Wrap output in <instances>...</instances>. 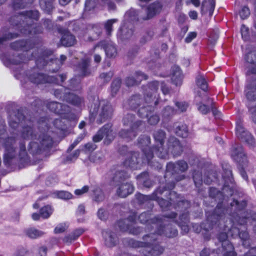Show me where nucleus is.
<instances>
[{
	"instance_id": "nucleus-1",
	"label": "nucleus",
	"mask_w": 256,
	"mask_h": 256,
	"mask_svg": "<svg viewBox=\"0 0 256 256\" xmlns=\"http://www.w3.org/2000/svg\"><path fill=\"white\" fill-rule=\"evenodd\" d=\"M125 178L123 172H118L114 178V182L117 183V194L122 198H125L134 191L133 186L128 182H124Z\"/></svg>"
},
{
	"instance_id": "nucleus-2",
	"label": "nucleus",
	"mask_w": 256,
	"mask_h": 256,
	"mask_svg": "<svg viewBox=\"0 0 256 256\" xmlns=\"http://www.w3.org/2000/svg\"><path fill=\"white\" fill-rule=\"evenodd\" d=\"M100 108L94 107V110H90V118L94 116L95 114H98L100 118V122L110 117L112 112V108L109 102L105 100L99 102Z\"/></svg>"
},
{
	"instance_id": "nucleus-3",
	"label": "nucleus",
	"mask_w": 256,
	"mask_h": 256,
	"mask_svg": "<svg viewBox=\"0 0 256 256\" xmlns=\"http://www.w3.org/2000/svg\"><path fill=\"white\" fill-rule=\"evenodd\" d=\"M232 156L239 163L240 166H241L240 171L242 177L244 180H247V176L242 168L244 166H246L247 165L248 161L243 152L242 148L240 146H238L236 148H234L232 152Z\"/></svg>"
},
{
	"instance_id": "nucleus-4",
	"label": "nucleus",
	"mask_w": 256,
	"mask_h": 256,
	"mask_svg": "<svg viewBox=\"0 0 256 256\" xmlns=\"http://www.w3.org/2000/svg\"><path fill=\"white\" fill-rule=\"evenodd\" d=\"M105 136V142L109 144L114 137V132L111 129V126L108 125L104 126L100 130L98 134L93 137L94 141L98 142Z\"/></svg>"
},
{
	"instance_id": "nucleus-5",
	"label": "nucleus",
	"mask_w": 256,
	"mask_h": 256,
	"mask_svg": "<svg viewBox=\"0 0 256 256\" xmlns=\"http://www.w3.org/2000/svg\"><path fill=\"white\" fill-rule=\"evenodd\" d=\"M104 49L106 54L107 56L112 58L116 56L117 50L115 46L111 42H102L96 46L94 48V52L100 50L102 51V48Z\"/></svg>"
},
{
	"instance_id": "nucleus-6",
	"label": "nucleus",
	"mask_w": 256,
	"mask_h": 256,
	"mask_svg": "<svg viewBox=\"0 0 256 256\" xmlns=\"http://www.w3.org/2000/svg\"><path fill=\"white\" fill-rule=\"evenodd\" d=\"M206 100H207L208 102L210 101L208 104L210 103V106L212 109V102L208 98L206 95L204 96V93L202 95H200L198 94L195 97L194 100L198 106V109L202 114H206L210 111V106L202 104L201 102V100L202 102H204Z\"/></svg>"
},
{
	"instance_id": "nucleus-7",
	"label": "nucleus",
	"mask_w": 256,
	"mask_h": 256,
	"mask_svg": "<svg viewBox=\"0 0 256 256\" xmlns=\"http://www.w3.org/2000/svg\"><path fill=\"white\" fill-rule=\"evenodd\" d=\"M236 130V135L239 138L244 140L250 144H253V137L248 132L245 131L242 124H237Z\"/></svg>"
},
{
	"instance_id": "nucleus-8",
	"label": "nucleus",
	"mask_w": 256,
	"mask_h": 256,
	"mask_svg": "<svg viewBox=\"0 0 256 256\" xmlns=\"http://www.w3.org/2000/svg\"><path fill=\"white\" fill-rule=\"evenodd\" d=\"M187 168L188 164L185 162L180 161L176 164L170 162L168 164L166 170L168 172H184L187 169Z\"/></svg>"
},
{
	"instance_id": "nucleus-9",
	"label": "nucleus",
	"mask_w": 256,
	"mask_h": 256,
	"mask_svg": "<svg viewBox=\"0 0 256 256\" xmlns=\"http://www.w3.org/2000/svg\"><path fill=\"white\" fill-rule=\"evenodd\" d=\"M168 150L175 156L180 154L182 150L179 142L174 138H172L170 140Z\"/></svg>"
},
{
	"instance_id": "nucleus-10",
	"label": "nucleus",
	"mask_w": 256,
	"mask_h": 256,
	"mask_svg": "<svg viewBox=\"0 0 256 256\" xmlns=\"http://www.w3.org/2000/svg\"><path fill=\"white\" fill-rule=\"evenodd\" d=\"M161 9L162 6L159 2L150 4L147 8V18H151L156 14L159 13Z\"/></svg>"
},
{
	"instance_id": "nucleus-11",
	"label": "nucleus",
	"mask_w": 256,
	"mask_h": 256,
	"mask_svg": "<svg viewBox=\"0 0 256 256\" xmlns=\"http://www.w3.org/2000/svg\"><path fill=\"white\" fill-rule=\"evenodd\" d=\"M172 79L176 85L178 86L181 84L182 75L179 67L174 66L173 68Z\"/></svg>"
},
{
	"instance_id": "nucleus-12",
	"label": "nucleus",
	"mask_w": 256,
	"mask_h": 256,
	"mask_svg": "<svg viewBox=\"0 0 256 256\" xmlns=\"http://www.w3.org/2000/svg\"><path fill=\"white\" fill-rule=\"evenodd\" d=\"M76 42V39L74 36L71 34L69 32L64 34L62 38V44L66 46H73Z\"/></svg>"
},
{
	"instance_id": "nucleus-13",
	"label": "nucleus",
	"mask_w": 256,
	"mask_h": 256,
	"mask_svg": "<svg viewBox=\"0 0 256 256\" xmlns=\"http://www.w3.org/2000/svg\"><path fill=\"white\" fill-rule=\"evenodd\" d=\"M196 86L203 90L202 93L198 92L196 95L198 94L200 95H202V94L204 93V96H206L205 92L207 90L208 84L204 76L202 75H198L196 78Z\"/></svg>"
},
{
	"instance_id": "nucleus-14",
	"label": "nucleus",
	"mask_w": 256,
	"mask_h": 256,
	"mask_svg": "<svg viewBox=\"0 0 256 256\" xmlns=\"http://www.w3.org/2000/svg\"><path fill=\"white\" fill-rule=\"evenodd\" d=\"M103 236L105 239L106 244L108 246H112L116 244L117 240L114 234L105 232H103Z\"/></svg>"
},
{
	"instance_id": "nucleus-15",
	"label": "nucleus",
	"mask_w": 256,
	"mask_h": 256,
	"mask_svg": "<svg viewBox=\"0 0 256 256\" xmlns=\"http://www.w3.org/2000/svg\"><path fill=\"white\" fill-rule=\"evenodd\" d=\"M133 34V30L132 28L128 29L125 26H123L118 32V36L122 39H127L130 38Z\"/></svg>"
},
{
	"instance_id": "nucleus-16",
	"label": "nucleus",
	"mask_w": 256,
	"mask_h": 256,
	"mask_svg": "<svg viewBox=\"0 0 256 256\" xmlns=\"http://www.w3.org/2000/svg\"><path fill=\"white\" fill-rule=\"evenodd\" d=\"M138 154L136 153H134L131 157V159L130 160H126L124 162V164L126 166H128L132 168H139V166H138V164L140 162L138 158Z\"/></svg>"
},
{
	"instance_id": "nucleus-17",
	"label": "nucleus",
	"mask_w": 256,
	"mask_h": 256,
	"mask_svg": "<svg viewBox=\"0 0 256 256\" xmlns=\"http://www.w3.org/2000/svg\"><path fill=\"white\" fill-rule=\"evenodd\" d=\"M48 108L56 113L62 114L63 110L66 109V106L57 102H52L48 104Z\"/></svg>"
},
{
	"instance_id": "nucleus-18",
	"label": "nucleus",
	"mask_w": 256,
	"mask_h": 256,
	"mask_svg": "<svg viewBox=\"0 0 256 256\" xmlns=\"http://www.w3.org/2000/svg\"><path fill=\"white\" fill-rule=\"evenodd\" d=\"M44 234V232L35 228H30L26 232V236L32 238H36L42 236Z\"/></svg>"
},
{
	"instance_id": "nucleus-19",
	"label": "nucleus",
	"mask_w": 256,
	"mask_h": 256,
	"mask_svg": "<svg viewBox=\"0 0 256 256\" xmlns=\"http://www.w3.org/2000/svg\"><path fill=\"white\" fill-rule=\"evenodd\" d=\"M222 246L224 250L226 251L224 254L227 256H234V247L229 242H225L222 243Z\"/></svg>"
},
{
	"instance_id": "nucleus-20",
	"label": "nucleus",
	"mask_w": 256,
	"mask_h": 256,
	"mask_svg": "<svg viewBox=\"0 0 256 256\" xmlns=\"http://www.w3.org/2000/svg\"><path fill=\"white\" fill-rule=\"evenodd\" d=\"M14 142V140L12 138H8L6 142L4 144V146L6 148V151L7 154H6L4 155V158L9 157L10 158H12V155L10 154L12 151L13 150V148L12 147V142Z\"/></svg>"
},
{
	"instance_id": "nucleus-21",
	"label": "nucleus",
	"mask_w": 256,
	"mask_h": 256,
	"mask_svg": "<svg viewBox=\"0 0 256 256\" xmlns=\"http://www.w3.org/2000/svg\"><path fill=\"white\" fill-rule=\"evenodd\" d=\"M30 80L35 84H40L47 82L45 76L42 74H36L30 77Z\"/></svg>"
},
{
	"instance_id": "nucleus-22",
	"label": "nucleus",
	"mask_w": 256,
	"mask_h": 256,
	"mask_svg": "<svg viewBox=\"0 0 256 256\" xmlns=\"http://www.w3.org/2000/svg\"><path fill=\"white\" fill-rule=\"evenodd\" d=\"M54 197L63 200H69L73 198L72 194L66 191H57L54 192Z\"/></svg>"
},
{
	"instance_id": "nucleus-23",
	"label": "nucleus",
	"mask_w": 256,
	"mask_h": 256,
	"mask_svg": "<svg viewBox=\"0 0 256 256\" xmlns=\"http://www.w3.org/2000/svg\"><path fill=\"white\" fill-rule=\"evenodd\" d=\"M53 212V209L50 206H46L42 208L40 210V216L44 218H47L50 216Z\"/></svg>"
},
{
	"instance_id": "nucleus-24",
	"label": "nucleus",
	"mask_w": 256,
	"mask_h": 256,
	"mask_svg": "<svg viewBox=\"0 0 256 256\" xmlns=\"http://www.w3.org/2000/svg\"><path fill=\"white\" fill-rule=\"evenodd\" d=\"M176 134L182 138H186L188 135V130L187 126L186 125L182 124L181 126H178L176 130Z\"/></svg>"
},
{
	"instance_id": "nucleus-25",
	"label": "nucleus",
	"mask_w": 256,
	"mask_h": 256,
	"mask_svg": "<svg viewBox=\"0 0 256 256\" xmlns=\"http://www.w3.org/2000/svg\"><path fill=\"white\" fill-rule=\"evenodd\" d=\"M117 22L116 19H111L107 20L104 24V29L106 31V34L108 35L111 34L112 31V28L114 24Z\"/></svg>"
},
{
	"instance_id": "nucleus-26",
	"label": "nucleus",
	"mask_w": 256,
	"mask_h": 256,
	"mask_svg": "<svg viewBox=\"0 0 256 256\" xmlns=\"http://www.w3.org/2000/svg\"><path fill=\"white\" fill-rule=\"evenodd\" d=\"M238 232V230L236 228H233L232 229L230 230L227 234L224 233H222L219 237V240L222 242V243H224L225 242H228V240H226V239L229 235H231L232 236H234V234L232 233V232Z\"/></svg>"
},
{
	"instance_id": "nucleus-27",
	"label": "nucleus",
	"mask_w": 256,
	"mask_h": 256,
	"mask_svg": "<svg viewBox=\"0 0 256 256\" xmlns=\"http://www.w3.org/2000/svg\"><path fill=\"white\" fill-rule=\"evenodd\" d=\"M215 6L214 0H206L202 4V7L210 8V14H212Z\"/></svg>"
},
{
	"instance_id": "nucleus-28",
	"label": "nucleus",
	"mask_w": 256,
	"mask_h": 256,
	"mask_svg": "<svg viewBox=\"0 0 256 256\" xmlns=\"http://www.w3.org/2000/svg\"><path fill=\"white\" fill-rule=\"evenodd\" d=\"M84 232V230L82 229H78L76 230L70 236V240H68V238H66L65 241L66 242H71L72 240H75L78 236H80Z\"/></svg>"
},
{
	"instance_id": "nucleus-29",
	"label": "nucleus",
	"mask_w": 256,
	"mask_h": 256,
	"mask_svg": "<svg viewBox=\"0 0 256 256\" xmlns=\"http://www.w3.org/2000/svg\"><path fill=\"white\" fill-rule=\"evenodd\" d=\"M137 12L134 10H130L126 14L125 17L130 21H134L137 20Z\"/></svg>"
},
{
	"instance_id": "nucleus-30",
	"label": "nucleus",
	"mask_w": 256,
	"mask_h": 256,
	"mask_svg": "<svg viewBox=\"0 0 256 256\" xmlns=\"http://www.w3.org/2000/svg\"><path fill=\"white\" fill-rule=\"evenodd\" d=\"M165 134L163 131L160 130L156 132L154 134V138L156 140L160 142V144L162 146L163 144L164 138Z\"/></svg>"
},
{
	"instance_id": "nucleus-31",
	"label": "nucleus",
	"mask_w": 256,
	"mask_h": 256,
	"mask_svg": "<svg viewBox=\"0 0 256 256\" xmlns=\"http://www.w3.org/2000/svg\"><path fill=\"white\" fill-rule=\"evenodd\" d=\"M164 149L162 147H159L158 148H155L154 152L156 155L158 157L165 158H166L168 155V152L166 150L164 151Z\"/></svg>"
},
{
	"instance_id": "nucleus-32",
	"label": "nucleus",
	"mask_w": 256,
	"mask_h": 256,
	"mask_svg": "<svg viewBox=\"0 0 256 256\" xmlns=\"http://www.w3.org/2000/svg\"><path fill=\"white\" fill-rule=\"evenodd\" d=\"M68 101L74 104L77 105L81 102L82 100L78 96L71 94L69 96Z\"/></svg>"
},
{
	"instance_id": "nucleus-33",
	"label": "nucleus",
	"mask_w": 256,
	"mask_h": 256,
	"mask_svg": "<svg viewBox=\"0 0 256 256\" xmlns=\"http://www.w3.org/2000/svg\"><path fill=\"white\" fill-rule=\"evenodd\" d=\"M68 226L66 224H58L54 229V232L56 234H60L64 232L68 228Z\"/></svg>"
},
{
	"instance_id": "nucleus-34",
	"label": "nucleus",
	"mask_w": 256,
	"mask_h": 256,
	"mask_svg": "<svg viewBox=\"0 0 256 256\" xmlns=\"http://www.w3.org/2000/svg\"><path fill=\"white\" fill-rule=\"evenodd\" d=\"M22 136L24 138H29L30 136L32 138V128L30 127L24 128L22 132Z\"/></svg>"
},
{
	"instance_id": "nucleus-35",
	"label": "nucleus",
	"mask_w": 256,
	"mask_h": 256,
	"mask_svg": "<svg viewBox=\"0 0 256 256\" xmlns=\"http://www.w3.org/2000/svg\"><path fill=\"white\" fill-rule=\"evenodd\" d=\"M120 80L119 79L114 80L112 84V93L116 94L120 86Z\"/></svg>"
},
{
	"instance_id": "nucleus-36",
	"label": "nucleus",
	"mask_w": 256,
	"mask_h": 256,
	"mask_svg": "<svg viewBox=\"0 0 256 256\" xmlns=\"http://www.w3.org/2000/svg\"><path fill=\"white\" fill-rule=\"evenodd\" d=\"M250 14V10L248 8L244 7L240 12V15L242 18L245 19L247 18Z\"/></svg>"
},
{
	"instance_id": "nucleus-37",
	"label": "nucleus",
	"mask_w": 256,
	"mask_h": 256,
	"mask_svg": "<svg viewBox=\"0 0 256 256\" xmlns=\"http://www.w3.org/2000/svg\"><path fill=\"white\" fill-rule=\"evenodd\" d=\"M241 34L242 38L246 40L248 38V29L244 26L241 27Z\"/></svg>"
},
{
	"instance_id": "nucleus-38",
	"label": "nucleus",
	"mask_w": 256,
	"mask_h": 256,
	"mask_svg": "<svg viewBox=\"0 0 256 256\" xmlns=\"http://www.w3.org/2000/svg\"><path fill=\"white\" fill-rule=\"evenodd\" d=\"M88 187L86 186H83L82 188L76 189L74 191V194L78 196H81L87 192L88 190Z\"/></svg>"
},
{
	"instance_id": "nucleus-39",
	"label": "nucleus",
	"mask_w": 256,
	"mask_h": 256,
	"mask_svg": "<svg viewBox=\"0 0 256 256\" xmlns=\"http://www.w3.org/2000/svg\"><path fill=\"white\" fill-rule=\"evenodd\" d=\"M120 136L124 138H130L134 137L136 136L135 134L132 130L130 132H126L125 130L122 131L120 133Z\"/></svg>"
},
{
	"instance_id": "nucleus-40",
	"label": "nucleus",
	"mask_w": 256,
	"mask_h": 256,
	"mask_svg": "<svg viewBox=\"0 0 256 256\" xmlns=\"http://www.w3.org/2000/svg\"><path fill=\"white\" fill-rule=\"evenodd\" d=\"M26 15V16L32 19L36 20L38 18V12L36 10L27 12Z\"/></svg>"
},
{
	"instance_id": "nucleus-41",
	"label": "nucleus",
	"mask_w": 256,
	"mask_h": 256,
	"mask_svg": "<svg viewBox=\"0 0 256 256\" xmlns=\"http://www.w3.org/2000/svg\"><path fill=\"white\" fill-rule=\"evenodd\" d=\"M90 63V60H84L82 64L80 67L82 71V75L86 74V68L88 67Z\"/></svg>"
},
{
	"instance_id": "nucleus-42",
	"label": "nucleus",
	"mask_w": 256,
	"mask_h": 256,
	"mask_svg": "<svg viewBox=\"0 0 256 256\" xmlns=\"http://www.w3.org/2000/svg\"><path fill=\"white\" fill-rule=\"evenodd\" d=\"M197 34L196 32H190L185 38L186 42H190L196 36Z\"/></svg>"
},
{
	"instance_id": "nucleus-43",
	"label": "nucleus",
	"mask_w": 256,
	"mask_h": 256,
	"mask_svg": "<svg viewBox=\"0 0 256 256\" xmlns=\"http://www.w3.org/2000/svg\"><path fill=\"white\" fill-rule=\"evenodd\" d=\"M96 192L98 193V194H96V192L94 191L95 195L94 200L98 202L102 200L104 198L102 192L98 189L96 190Z\"/></svg>"
},
{
	"instance_id": "nucleus-44",
	"label": "nucleus",
	"mask_w": 256,
	"mask_h": 256,
	"mask_svg": "<svg viewBox=\"0 0 256 256\" xmlns=\"http://www.w3.org/2000/svg\"><path fill=\"white\" fill-rule=\"evenodd\" d=\"M148 122L152 125L156 124L159 121V118L156 115H152L148 118Z\"/></svg>"
},
{
	"instance_id": "nucleus-45",
	"label": "nucleus",
	"mask_w": 256,
	"mask_h": 256,
	"mask_svg": "<svg viewBox=\"0 0 256 256\" xmlns=\"http://www.w3.org/2000/svg\"><path fill=\"white\" fill-rule=\"evenodd\" d=\"M176 104L180 110L182 112L185 111L188 106V104L186 102H178Z\"/></svg>"
},
{
	"instance_id": "nucleus-46",
	"label": "nucleus",
	"mask_w": 256,
	"mask_h": 256,
	"mask_svg": "<svg viewBox=\"0 0 256 256\" xmlns=\"http://www.w3.org/2000/svg\"><path fill=\"white\" fill-rule=\"evenodd\" d=\"M40 5L42 9L47 12H49L52 8V4L50 3H48V6H46V4H45L44 1L42 0L40 2Z\"/></svg>"
},
{
	"instance_id": "nucleus-47",
	"label": "nucleus",
	"mask_w": 256,
	"mask_h": 256,
	"mask_svg": "<svg viewBox=\"0 0 256 256\" xmlns=\"http://www.w3.org/2000/svg\"><path fill=\"white\" fill-rule=\"evenodd\" d=\"M104 4L107 6L109 10H113L115 8L114 4L110 0H102Z\"/></svg>"
},
{
	"instance_id": "nucleus-48",
	"label": "nucleus",
	"mask_w": 256,
	"mask_h": 256,
	"mask_svg": "<svg viewBox=\"0 0 256 256\" xmlns=\"http://www.w3.org/2000/svg\"><path fill=\"white\" fill-rule=\"evenodd\" d=\"M98 216L100 220H104L106 217L104 210L102 208L99 209L98 212Z\"/></svg>"
},
{
	"instance_id": "nucleus-49",
	"label": "nucleus",
	"mask_w": 256,
	"mask_h": 256,
	"mask_svg": "<svg viewBox=\"0 0 256 256\" xmlns=\"http://www.w3.org/2000/svg\"><path fill=\"white\" fill-rule=\"evenodd\" d=\"M42 145L48 146L52 144V140L50 137H47L46 139L42 140Z\"/></svg>"
},
{
	"instance_id": "nucleus-50",
	"label": "nucleus",
	"mask_w": 256,
	"mask_h": 256,
	"mask_svg": "<svg viewBox=\"0 0 256 256\" xmlns=\"http://www.w3.org/2000/svg\"><path fill=\"white\" fill-rule=\"evenodd\" d=\"M146 76L140 72H138L137 73V76H136V81L137 82H140V80H146Z\"/></svg>"
},
{
	"instance_id": "nucleus-51",
	"label": "nucleus",
	"mask_w": 256,
	"mask_h": 256,
	"mask_svg": "<svg viewBox=\"0 0 256 256\" xmlns=\"http://www.w3.org/2000/svg\"><path fill=\"white\" fill-rule=\"evenodd\" d=\"M16 37V34L12 35V34H8V36L0 38V44L2 43L4 41L6 40H9Z\"/></svg>"
},
{
	"instance_id": "nucleus-52",
	"label": "nucleus",
	"mask_w": 256,
	"mask_h": 256,
	"mask_svg": "<svg viewBox=\"0 0 256 256\" xmlns=\"http://www.w3.org/2000/svg\"><path fill=\"white\" fill-rule=\"evenodd\" d=\"M77 214L79 215H82L85 212V208L83 205H80L78 208Z\"/></svg>"
},
{
	"instance_id": "nucleus-53",
	"label": "nucleus",
	"mask_w": 256,
	"mask_h": 256,
	"mask_svg": "<svg viewBox=\"0 0 256 256\" xmlns=\"http://www.w3.org/2000/svg\"><path fill=\"white\" fill-rule=\"evenodd\" d=\"M126 84L128 86H132L136 83V81L132 78H128L126 81Z\"/></svg>"
},
{
	"instance_id": "nucleus-54",
	"label": "nucleus",
	"mask_w": 256,
	"mask_h": 256,
	"mask_svg": "<svg viewBox=\"0 0 256 256\" xmlns=\"http://www.w3.org/2000/svg\"><path fill=\"white\" fill-rule=\"evenodd\" d=\"M94 5L93 2H92L90 0H86L85 4L86 9L87 10H90L92 8H93Z\"/></svg>"
},
{
	"instance_id": "nucleus-55",
	"label": "nucleus",
	"mask_w": 256,
	"mask_h": 256,
	"mask_svg": "<svg viewBox=\"0 0 256 256\" xmlns=\"http://www.w3.org/2000/svg\"><path fill=\"white\" fill-rule=\"evenodd\" d=\"M172 113L173 110L170 106H168L164 110V115L166 116H168L170 114H172Z\"/></svg>"
},
{
	"instance_id": "nucleus-56",
	"label": "nucleus",
	"mask_w": 256,
	"mask_h": 256,
	"mask_svg": "<svg viewBox=\"0 0 256 256\" xmlns=\"http://www.w3.org/2000/svg\"><path fill=\"white\" fill-rule=\"evenodd\" d=\"M94 50V61L96 62H99L100 60H101V56L97 54V52H99L100 51H101L100 50H99L98 51H96V52H94V49L93 50Z\"/></svg>"
},
{
	"instance_id": "nucleus-57",
	"label": "nucleus",
	"mask_w": 256,
	"mask_h": 256,
	"mask_svg": "<svg viewBox=\"0 0 256 256\" xmlns=\"http://www.w3.org/2000/svg\"><path fill=\"white\" fill-rule=\"evenodd\" d=\"M186 3L188 4L190 3H192L194 6L196 7H198L200 4V0H187Z\"/></svg>"
},
{
	"instance_id": "nucleus-58",
	"label": "nucleus",
	"mask_w": 256,
	"mask_h": 256,
	"mask_svg": "<svg viewBox=\"0 0 256 256\" xmlns=\"http://www.w3.org/2000/svg\"><path fill=\"white\" fill-rule=\"evenodd\" d=\"M189 16L192 20H196L198 18V13L194 10L190 11L188 14Z\"/></svg>"
},
{
	"instance_id": "nucleus-59",
	"label": "nucleus",
	"mask_w": 256,
	"mask_h": 256,
	"mask_svg": "<svg viewBox=\"0 0 256 256\" xmlns=\"http://www.w3.org/2000/svg\"><path fill=\"white\" fill-rule=\"evenodd\" d=\"M22 61L23 60H22L21 56H17L16 59L12 60V63L13 64H20Z\"/></svg>"
},
{
	"instance_id": "nucleus-60",
	"label": "nucleus",
	"mask_w": 256,
	"mask_h": 256,
	"mask_svg": "<svg viewBox=\"0 0 256 256\" xmlns=\"http://www.w3.org/2000/svg\"><path fill=\"white\" fill-rule=\"evenodd\" d=\"M239 236L242 240H246L248 237V234L246 232H241L239 233Z\"/></svg>"
},
{
	"instance_id": "nucleus-61",
	"label": "nucleus",
	"mask_w": 256,
	"mask_h": 256,
	"mask_svg": "<svg viewBox=\"0 0 256 256\" xmlns=\"http://www.w3.org/2000/svg\"><path fill=\"white\" fill-rule=\"evenodd\" d=\"M158 84L156 82H154L152 84V92H156L158 88Z\"/></svg>"
},
{
	"instance_id": "nucleus-62",
	"label": "nucleus",
	"mask_w": 256,
	"mask_h": 256,
	"mask_svg": "<svg viewBox=\"0 0 256 256\" xmlns=\"http://www.w3.org/2000/svg\"><path fill=\"white\" fill-rule=\"evenodd\" d=\"M40 253L42 256H46V248L42 246L40 249Z\"/></svg>"
},
{
	"instance_id": "nucleus-63",
	"label": "nucleus",
	"mask_w": 256,
	"mask_h": 256,
	"mask_svg": "<svg viewBox=\"0 0 256 256\" xmlns=\"http://www.w3.org/2000/svg\"><path fill=\"white\" fill-rule=\"evenodd\" d=\"M85 148L86 150L90 151L94 150L95 148L94 146L91 144H86Z\"/></svg>"
},
{
	"instance_id": "nucleus-64",
	"label": "nucleus",
	"mask_w": 256,
	"mask_h": 256,
	"mask_svg": "<svg viewBox=\"0 0 256 256\" xmlns=\"http://www.w3.org/2000/svg\"><path fill=\"white\" fill-rule=\"evenodd\" d=\"M250 111L252 113V120L254 122L256 123V110H251Z\"/></svg>"
}]
</instances>
